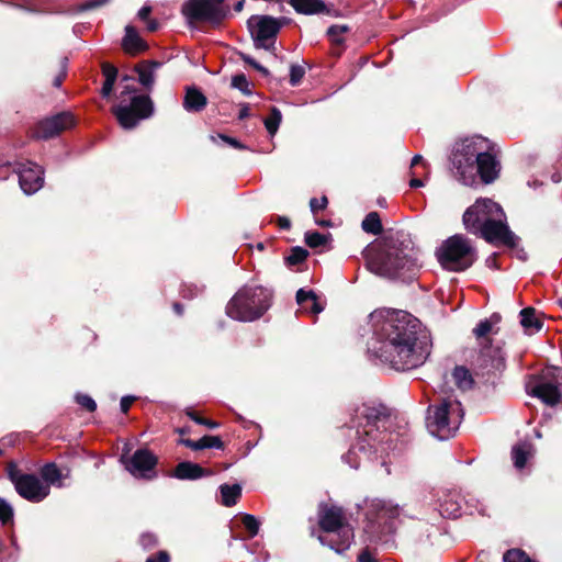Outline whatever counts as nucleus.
<instances>
[{"label":"nucleus","instance_id":"nucleus-63","mask_svg":"<svg viewBox=\"0 0 562 562\" xmlns=\"http://www.w3.org/2000/svg\"><path fill=\"white\" fill-rule=\"evenodd\" d=\"M135 89H131L130 87H125V89L121 92V95L134 93Z\"/></svg>","mask_w":562,"mask_h":562},{"label":"nucleus","instance_id":"nucleus-6","mask_svg":"<svg viewBox=\"0 0 562 562\" xmlns=\"http://www.w3.org/2000/svg\"><path fill=\"white\" fill-rule=\"evenodd\" d=\"M501 321V315L493 313L481 319L472 330L479 346V353L472 362L474 372L486 380L505 369V352L501 345L493 344V336L498 334Z\"/></svg>","mask_w":562,"mask_h":562},{"label":"nucleus","instance_id":"nucleus-43","mask_svg":"<svg viewBox=\"0 0 562 562\" xmlns=\"http://www.w3.org/2000/svg\"><path fill=\"white\" fill-rule=\"evenodd\" d=\"M76 402L88 412H94L97 409L95 401L87 394H77Z\"/></svg>","mask_w":562,"mask_h":562},{"label":"nucleus","instance_id":"nucleus-44","mask_svg":"<svg viewBox=\"0 0 562 562\" xmlns=\"http://www.w3.org/2000/svg\"><path fill=\"white\" fill-rule=\"evenodd\" d=\"M305 70L302 66L292 65L290 69V83L291 86H297L304 77Z\"/></svg>","mask_w":562,"mask_h":562},{"label":"nucleus","instance_id":"nucleus-35","mask_svg":"<svg viewBox=\"0 0 562 562\" xmlns=\"http://www.w3.org/2000/svg\"><path fill=\"white\" fill-rule=\"evenodd\" d=\"M282 120V114L279 109L272 108L270 115L265 120V126L269 134L274 135L279 128Z\"/></svg>","mask_w":562,"mask_h":562},{"label":"nucleus","instance_id":"nucleus-18","mask_svg":"<svg viewBox=\"0 0 562 562\" xmlns=\"http://www.w3.org/2000/svg\"><path fill=\"white\" fill-rule=\"evenodd\" d=\"M75 124V116L70 112H60L40 121L35 125L32 136L37 139L53 138L61 132L74 127Z\"/></svg>","mask_w":562,"mask_h":562},{"label":"nucleus","instance_id":"nucleus-32","mask_svg":"<svg viewBox=\"0 0 562 562\" xmlns=\"http://www.w3.org/2000/svg\"><path fill=\"white\" fill-rule=\"evenodd\" d=\"M41 476L45 481V485L61 486V472L55 463H47L41 469Z\"/></svg>","mask_w":562,"mask_h":562},{"label":"nucleus","instance_id":"nucleus-49","mask_svg":"<svg viewBox=\"0 0 562 562\" xmlns=\"http://www.w3.org/2000/svg\"><path fill=\"white\" fill-rule=\"evenodd\" d=\"M204 290L203 286H198V285H186L183 289H182V295L183 297H193V296H196L198 294L202 293Z\"/></svg>","mask_w":562,"mask_h":562},{"label":"nucleus","instance_id":"nucleus-29","mask_svg":"<svg viewBox=\"0 0 562 562\" xmlns=\"http://www.w3.org/2000/svg\"><path fill=\"white\" fill-rule=\"evenodd\" d=\"M520 324L530 334L542 328V323L536 317V311L532 307H526L520 311Z\"/></svg>","mask_w":562,"mask_h":562},{"label":"nucleus","instance_id":"nucleus-5","mask_svg":"<svg viewBox=\"0 0 562 562\" xmlns=\"http://www.w3.org/2000/svg\"><path fill=\"white\" fill-rule=\"evenodd\" d=\"M465 229L487 243L516 246L517 237L506 224V215L499 204L491 199H479L463 214Z\"/></svg>","mask_w":562,"mask_h":562},{"label":"nucleus","instance_id":"nucleus-8","mask_svg":"<svg viewBox=\"0 0 562 562\" xmlns=\"http://www.w3.org/2000/svg\"><path fill=\"white\" fill-rule=\"evenodd\" d=\"M401 508L391 502L373 499L367 505L364 541L370 544H392L396 530L395 519Z\"/></svg>","mask_w":562,"mask_h":562},{"label":"nucleus","instance_id":"nucleus-33","mask_svg":"<svg viewBox=\"0 0 562 562\" xmlns=\"http://www.w3.org/2000/svg\"><path fill=\"white\" fill-rule=\"evenodd\" d=\"M362 229L367 233L378 235L382 232V224L376 212L369 213L362 221Z\"/></svg>","mask_w":562,"mask_h":562},{"label":"nucleus","instance_id":"nucleus-47","mask_svg":"<svg viewBox=\"0 0 562 562\" xmlns=\"http://www.w3.org/2000/svg\"><path fill=\"white\" fill-rule=\"evenodd\" d=\"M241 59L248 65L252 66L256 70L260 71L263 76H268L269 71L267 68L257 63L252 57L241 54Z\"/></svg>","mask_w":562,"mask_h":562},{"label":"nucleus","instance_id":"nucleus-50","mask_svg":"<svg viewBox=\"0 0 562 562\" xmlns=\"http://www.w3.org/2000/svg\"><path fill=\"white\" fill-rule=\"evenodd\" d=\"M103 75L105 77V80H110L111 79L112 82H115L117 70L113 66L105 65V66H103Z\"/></svg>","mask_w":562,"mask_h":562},{"label":"nucleus","instance_id":"nucleus-28","mask_svg":"<svg viewBox=\"0 0 562 562\" xmlns=\"http://www.w3.org/2000/svg\"><path fill=\"white\" fill-rule=\"evenodd\" d=\"M293 9L303 14H316L325 10V3L322 0H291Z\"/></svg>","mask_w":562,"mask_h":562},{"label":"nucleus","instance_id":"nucleus-58","mask_svg":"<svg viewBox=\"0 0 562 562\" xmlns=\"http://www.w3.org/2000/svg\"><path fill=\"white\" fill-rule=\"evenodd\" d=\"M249 114H250V109H249L248 104H243L240 108L239 114H238V119L244 120V119L248 117Z\"/></svg>","mask_w":562,"mask_h":562},{"label":"nucleus","instance_id":"nucleus-46","mask_svg":"<svg viewBox=\"0 0 562 562\" xmlns=\"http://www.w3.org/2000/svg\"><path fill=\"white\" fill-rule=\"evenodd\" d=\"M327 198L322 196L321 199L313 198L310 201L311 211L313 213H317L321 210H324L327 206Z\"/></svg>","mask_w":562,"mask_h":562},{"label":"nucleus","instance_id":"nucleus-38","mask_svg":"<svg viewBox=\"0 0 562 562\" xmlns=\"http://www.w3.org/2000/svg\"><path fill=\"white\" fill-rule=\"evenodd\" d=\"M241 522L249 532V537L252 538L258 535L260 522L254 515L244 514L241 517Z\"/></svg>","mask_w":562,"mask_h":562},{"label":"nucleus","instance_id":"nucleus-10","mask_svg":"<svg viewBox=\"0 0 562 562\" xmlns=\"http://www.w3.org/2000/svg\"><path fill=\"white\" fill-rule=\"evenodd\" d=\"M461 403L451 396L439 404L430 406L426 418L428 431L440 440L452 437L463 419Z\"/></svg>","mask_w":562,"mask_h":562},{"label":"nucleus","instance_id":"nucleus-22","mask_svg":"<svg viewBox=\"0 0 562 562\" xmlns=\"http://www.w3.org/2000/svg\"><path fill=\"white\" fill-rule=\"evenodd\" d=\"M207 104L206 97L195 87H188L183 99V108L188 112H200Z\"/></svg>","mask_w":562,"mask_h":562},{"label":"nucleus","instance_id":"nucleus-48","mask_svg":"<svg viewBox=\"0 0 562 562\" xmlns=\"http://www.w3.org/2000/svg\"><path fill=\"white\" fill-rule=\"evenodd\" d=\"M66 75H67V59L64 58L61 61L60 71L55 77V79L53 81L54 87L59 88L61 86L64 79L66 78Z\"/></svg>","mask_w":562,"mask_h":562},{"label":"nucleus","instance_id":"nucleus-57","mask_svg":"<svg viewBox=\"0 0 562 562\" xmlns=\"http://www.w3.org/2000/svg\"><path fill=\"white\" fill-rule=\"evenodd\" d=\"M133 400H134V397H131V396H124L121 398L120 406H121V411L123 413H126L130 409V406H131Z\"/></svg>","mask_w":562,"mask_h":562},{"label":"nucleus","instance_id":"nucleus-3","mask_svg":"<svg viewBox=\"0 0 562 562\" xmlns=\"http://www.w3.org/2000/svg\"><path fill=\"white\" fill-rule=\"evenodd\" d=\"M389 420L387 408L382 404L364 403L357 407L351 418V428H357L358 441L342 456L352 469H358L362 460H371L383 452V440L387 437L380 428Z\"/></svg>","mask_w":562,"mask_h":562},{"label":"nucleus","instance_id":"nucleus-11","mask_svg":"<svg viewBox=\"0 0 562 562\" xmlns=\"http://www.w3.org/2000/svg\"><path fill=\"white\" fill-rule=\"evenodd\" d=\"M440 266L449 271L460 272L470 268L476 259L475 248L463 235H453L436 250Z\"/></svg>","mask_w":562,"mask_h":562},{"label":"nucleus","instance_id":"nucleus-59","mask_svg":"<svg viewBox=\"0 0 562 562\" xmlns=\"http://www.w3.org/2000/svg\"><path fill=\"white\" fill-rule=\"evenodd\" d=\"M223 139L228 143L229 145H232L233 147L235 148H241L243 146L239 144L238 140H236L235 138H232V137H228V136H222Z\"/></svg>","mask_w":562,"mask_h":562},{"label":"nucleus","instance_id":"nucleus-42","mask_svg":"<svg viewBox=\"0 0 562 562\" xmlns=\"http://www.w3.org/2000/svg\"><path fill=\"white\" fill-rule=\"evenodd\" d=\"M348 31L347 25H331L327 30V34L330 40L337 44L342 42V35Z\"/></svg>","mask_w":562,"mask_h":562},{"label":"nucleus","instance_id":"nucleus-30","mask_svg":"<svg viewBox=\"0 0 562 562\" xmlns=\"http://www.w3.org/2000/svg\"><path fill=\"white\" fill-rule=\"evenodd\" d=\"M222 504L226 507L234 506L241 495V486L239 484H223L220 486Z\"/></svg>","mask_w":562,"mask_h":562},{"label":"nucleus","instance_id":"nucleus-39","mask_svg":"<svg viewBox=\"0 0 562 562\" xmlns=\"http://www.w3.org/2000/svg\"><path fill=\"white\" fill-rule=\"evenodd\" d=\"M326 236L318 232H307L305 234V243L311 248H317L326 244Z\"/></svg>","mask_w":562,"mask_h":562},{"label":"nucleus","instance_id":"nucleus-9","mask_svg":"<svg viewBox=\"0 0 562 562\" xmlns=\"http://www.w3.org/2000/svg\"><path fill=\"white\" fill-rule=\"evenodd\" d=\"M272 293L263 286H244L227 303L226 314L239 322H252L270 307Z\"/></svg>","mask_w":562,"mask_h":562},{"label":"nucleus","instance_id":"nucleus-62","mask_svg":"<svg viewBox=\"0 0 562 562\" xmlns=\"http://www.w3.org/2000/svg\"><path fill=\"white\" fill-rule=\"evenodd\" d=\"M173 310H175V312H176L178 315H182V313H183V307H182V305H181V304H179V303H175V304H173Z\"/></svg>","mask_w":562,"mask_h":562},{"label":"nucleus","instance_id":"nucleus-1","mask_svg":"<svg viewBox=\"0 0 562 562\" xmlns=\"http://www.w3.org/2000/svg\"><path fill=\"white\" fill-rule=\"evenodd\" d=\"M371 337L368 353L397 371L422 366L430 355L431 342L420 333L419 321L394 308H378L369 315Z\"/></svg>","mask_w":562,"mask_h":562},{"label":"nucleus","instance_id":"nucleus-61","mask_svg":"<svg viewBox=\"0 0 562 562\" xmlns=\"http://www.w3.org/2000/svg\"><path fill=\"white\" fill-rule=\"evenodd\" d=\"M142 542H143V544H144V546H146V544H147V542H148V543L155 542V539H154V537H153V536H150V535H144V536L142 537Z\"/></svg>","mask_w":562,"mask_h":562},{"label":"nucleus","instance_id":"nucleus-23","mask_svg":"<svg viewBox=\"0 0 562 562\" xmlns=\"http://www.w3.org/2000/svg\"><path fill=\"white\" fill-rule=\"evenodd\" d=\"M161 66L158 61H142L135 67L138 75V81L146 89H151L155 83V75Z\"/></svg>","mask_w":562,"mask_h":562},{"label":"nucleus","instance_id":"nucleus-20","mask_svg":"<svg viewBox=\"0 0 562 562\" xmlns=\"http://www.w3.org/2000/svg\"><path fill=\"white\" fill-rule=\"evenodd\" d=\"M462 496L456 490H441L437 493V509L442 517L457 518L461 514Z\"/></svg>","mask_w":562,"mask_h":562},{"label":"nucleus","instance_id":"nucleus-15","mask_svg":"<svg viewBox=\"0 0 562 562\" xmlns=\"http://www.w3.org/2000/svg\"><path fill=\"white\" fill-rule=\"evenodd\" d=\"M182 13L190 23L209 22L218 25L225 18L224 10L215 0H187Z\"/></svg>","mask_w":562,"mask_h":562},{"label":"nucleus","instance_id":"nucleus-40","mask_svg":"<svg viewBox=\"0 0 562 562\" xmlns=\"http://www.w3.org/2000/svg\"><path fill=\"white\" fill-rule=\"evenodd\" d=\"M13 519V507L4 498L0 497V521L3 525L12 521Z\"/></svg>","mask_w":562,"mask_h":562},{"label":"nucleus","instance_id":"nucleus-19","mask_svg":"<svg viewBox=\"0 0 562 562\" xmlns=\"http://www.w3.org/2000/svg\"><path fill=\"white\" fill-rule=\"evenodd\" d=\"M18 175L20 187L26 194H33L43 187L44 171L42 167L36 164L26 162L20 165Z\"/></svg>","mask_w":562,"mask_h":562},{"label":"nucleus","instance_id":"nucleus-12","mask_svg":"<svg viewBox=\"0 0 562 562\" xmlns=\"http://www.w3.org/2000/svg\"><path fill=\"white\" fill-rule=\"evenodd\" d=\"M526 391L549 406H562V369L543 370L527 382Z\"/></svg>","mask_w":562,"mask_h":562},{"label":"nucleus","instance_id":"nucleus-26","mask_svg":"<svg viewBox=\"0 0 562 562\" xmlns=\"http://www.w3.org/2000/svg\"><path fill=\"white\" fill-rule=\"evenodd\" d=\"M182 443L192 450H202L207 448L223 449V441L218 436H203L199 440L183 439Z\"/></svg>","mask_w":562,"mask_h":562},{"label":"nucleus","instance_id":"nucleus-53","mask_svg":"<svg viewBox=\"0 0 562 562\" xmlns=\"http://www.w3.org/2000/svg\"><path fill=\"white\" fill-rule=\"evenodd\" d=\"M146 562H169V555L165 551H160L157 555L149 557Z\"/></svg>","mask_w":562,"mask_h":562},{"label":"nucleus","instance_id":"nucleus-45","mask_svg":"<svg viewBox=\"0 0 562 562\" xmlns=\"http://www.w3.org/2000/svg\"><path fill=\"white\" fill-rule=\"evenodd\" d=\"M187 415L192 419L194 420L196 424L199 425H203V426H206L209 428H216L218 427V423L216 422H212L210 419H206V418H203V417H200L198 416L194 412L192 411H189L187 412Z\"/></svg>","mask_w":562,"mask_h":562},{"label":"nucleus","instance_id":"nucleus-4","mask_svg":"<svg viewBox=\"0 0 562 562\" xmlns=\"http://www.w3.org/2000/svg\"><path fill=\"white\" fill-rule=\"evenodd\" d=\"M487 140L481 136L456 143L451 155L454 177L465 186H473L477 177L484 183L493 182L499 173V161L487 151Z\"/></svg>","mask_w":562,"mask_h":562},{"label":"nucleus","instance_id":"nucleus-56","mask_svg":"<svg viewBox=\"0 0 562 562\" xmlns=\"http://www.w3.org/2000/svg\"><path fill=\"white\" fill-rule=\"evenodd\" d=\"M412 175H413V178L409 181L411 188H420V187H423L424 186V181L420 178L417 177L419 173L417 171H412Z\"/></svg>","mask_w":562,"mask_h":562},{"label":"nucleus","instance_id":"nucleus-54","mask_svg":"<svg viewBox=\"0 0 562 562\" xmlns=\"http://www.w3.org/2000/svg\"><path fill=\"white\" fill-rule=\"evenodd\" d=\"M114 83L115 82H112L111 79L104 80L102 90H101V93L104 98H108L111 94Z\"/></svg>","mask_w":562,"mask_h":562},{"label":"nucleus","instance_id":"nucleus-64","mask_svg":"<svg viewBox=\"0 0 562 562\" xmlns=\"http://www.w3.org/2000/svg\"><path fill=\"white\" fill-rule=\"evenodd\" d=\"M244 1L245 0H239L236 4H235V10L236 11H241L243 7H244Z\"/></svg>","mask_w":562,"mask_h":562},{"label":"nucleus","instance_id":"nucleus-52","mask_svg":"<svg viewBox=\"0 0 562 562\" xmlns=\"http://www.w3.org/2000/svg\"><path fill=\"white\" fill-rule=\"evenodd\" d=\"M358 562H379L373 555L372 553L368 550V549H364L360 552V554L358 555V559H357Z\"/></svg>","mask_w":562,"mask_h":562},{"label":"nucleus","instance_id":"nucleus-16","mask_svg":"<svg viewBox=\"0 0 562 562\" xmlns=\"http://www.w3.org/2000/svg\"><path fill=\"white\" fill-rule=\"evenodd\" d=\"M248 27L255 46L270 50L273 47L274 38L281 29V24L272 16H251L248 20Z\"/></svg>","mask_w":562,"mask_h":562},{"label":"nucleus","instance_id":"nucleus-7","mask_svg":"<svg viewBox=\"0 0 562 562\" xmlns=\"http://www.w3.org/2000/svg\"><path fill=\"white\" fill-rule=\"evenodd\" d=\"M318 525L323 531L318 540L337 553L348 550L353 542V527L342 507L322 503L318 507Z\"/></svg>","mask_w":562,"mask_h":562},{"label":"nucleus","instance_id":"nucleus-31","mask_svg":"<svg viewBox=\"0 0 562 562\" xmlns=\"http://www.w3.org/2000/svg\"><path fill=\"white\" fill-rule=\"evenodd\" d=\"M452 376L457 386L463 391L470 390L473 385L472 374L463 366L456 367L453 369Z\"/></svg>","mask_w":562,"mask_h":562},{"label":"nucleus","instance_id":"nucleus-41","mask_svg":"<svg viewBox=\"0 0 562 562\" xmlns=\"http://www.w3.org/2000/svg\"><path fill=\"white\" fill-rule=\"evenodd\" d=\"M307 255L308 252L304 248L295 247L291 250V254L288 256L286 261L291 266L297 265L303 262L306 259Z\"/></svg>","mask_w":562,"mask_h":562},{"label":"nucleus","instance_id":"nucleus-37","mask_svg":"<svg viewBox=\"0 0 562 562\" xmlns=\"http://www.w3.org/2000/svg\"><path fill=\"white\" fill-rule=\"evenodd\" d=\"M504 562H535L532 561L526 552L520 549H510L504 553L503 557Z\"/></svg>","mask_w":562,"mask_h":562},{"label":"nucleus","instance_id":"nucleus-25","mask_svg":"<svg viewBox=\"0 0 562 562\" xmlns=\"http://www.w3.org/2000/svg\"><path fill=\"white\" fill-rule=\"evenodd\" d=\"M296 302L306 312L319 314L324 310V305L318 301L314 291H305L300 289L296 292Z\"/></svg>","mask_w":562,"mask_h":562},{"label":"nucleus","instance_id":"nucleus-14","mask_svg":"<svg viewBox=\"0 0 562 562\" xmlns=\"http://www.w3.org/2000/svg\"><path fill=\"white\" fill-rule=\"evenodd\" d=\"M8 475L18 494L30 502L38 503L49 495L50 487L48 485H45L34 474L21 473L14 464H10Z\"/></svg>","mask_w":562,"mask_h":562},{"label":"nucleus","instance_id":"nucleus-21","mask_svg":"<svg viewBox=\"0 0 562 562\" xmlns=\"http://www.w3.org/2000/svg\"><path fill=\"white\" fill-rule=\"evenodd\" d=\"M124 50L131 55L139 54L147 49L146 42L140 37L136 27L128 24L125 26V35L122 40Z\"/></svg>","mask_w":562,"mask_h":562},{"label":"nucleus","instance_id":"nucleus-24","mask_svg":"<svg viewBox=\"0 0 562 562\" xmlns=\"http://www.w3.org/2000/svg\"><path fill=\"white\" fill-rule=\"evenodd\" d=\"M204 475L206 471L198 463L190 461L180 462L173 471V476L179 480H196Z\"/></svg>","mask_w":562,"mask_h":562},{"label":"nucleus","instance_id":"nucleus-36","mask_svg":"<svg viewBox=\"0 0 562 562\" xmlns=\"http://www.w3.org/2000/svg\"><path fill=\"white\" fill-rule=\"evenodd\" d=\"M231 86L232 88L239 90L245 95H250L252 93L250 83L244 74L233 76Z\"/></svg>","mask_w":562,"mask_h":562},{"label":"nucleus","instance_id":"nucleus-51","mask_svg":"<svg viewBox=\"0 0 562 562\" xmlns=\"http://www.w3.org/2000/svg\"><path fill=\"white\" fill-rule=\"evenodd\" d=\"M109 0H90V1L85 2L81 5V10H83V11L92 10V9H95L98 7L105 4Z\"/></svg>","mask_w":562,"mask_h":562},{"label":"nucleus","instance_id":"nucleus-27","mask_svg":"<svg viewBox=\"0 0 562 562\" xmlns=\"http://www.w3.org/2000/svg\"><path fill=\"white\" fill-rule=\"evenodd\" d=\"M532 456V446L528 442H519L512 449V459L515 468L521 470L525 468L528 459Z\"/></svg>","mask_w":562,"mask_h":562},{"label":"nucleus","instance_id":"nucleus-55","mask_svg":"<svg viewBox=\"0 0 562 562\" xmlns=\"http://www.w3.org/2000/svg\"><path fill=\"white\" fill-rule=\"evenodd\" d=\"M419 165L424 170H427V164L424 161L423 157L420 155H416L412 159L411 168H417Z\"/></svg>","mask_w":562,"mask_h":562},{"label":"nucleus","instance_id":"nucleus-13","mask_svg":"<svg viewBox=\"0 0 562 562\" xmlns=\"http://www.w3.org/2000/svg\"><path fill=\"white\" fill-rule=\"evenodd\" d=\"M154 112V104L147 95H133L130 104H119L113 113L119 124L125 128H134L139 121L148 119Z\"/></svg>","mask_w":562,"mask_h":562},{"label":"nucleus","instance_id":"nucleus-34","mask_svg":"<svg viewBox=\"0 0 562 562\" xmlns=\"http://www.w3.org/2000/svg\"><path fill=\"white\" fill-rule=\"evenodd\" d=\"M153 8L148 4L143 5L138 12L137 18L146 24L148 32H156L159 29V23L156 19L150 18Z\"/></svg>","mask_w":562,"mask_h":562},{"label":"nucleus","instance_id":"nucleus-2","mask_svg":"<svg viewBox=\"0 0 562 562\" xmlns=\"http://www.w3.org/2000/svg\"><path fill=\"white\" fill-rule=\"evenodd\" d=\"M369 270L386 278H411L419 266L418 250L404 233L385 235L364 250Z\"/></svg>","mask_w":562,"mask_h":562},{"label":"nucleus","instance_id":"nucleus-60","mask_svg":"<svg viewBox=\"0 0 562 562\" xmlns=\"http://www.w3.org/2000/svg\"><path fill=\"white\" fill-rule=\"evenodd\" d=\"M279 226L283 229H288L291 226L290 220L286 217H279Z\"/></svg>","mask_w":562,"mask_h":562},{"label":"nucleus","instance_id":"nucleus-17","mask_svg":"<svg viewBox=\"0 0 562 562\" xmlns=\"http://www.w3.org/2000/svg\"><path fill=\"white\" fill-rule=\"evenodd\" d=\"M125 469L136 479L153 480L157 476V457L148 449H137L130 459L123 460Z\"/></svg>","mask_w":562,"mask_h":562}]
</instances>
